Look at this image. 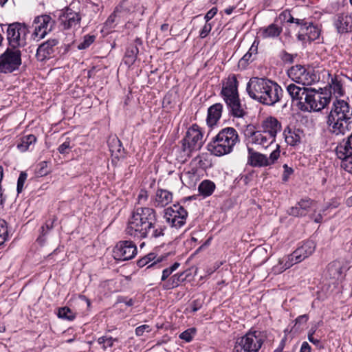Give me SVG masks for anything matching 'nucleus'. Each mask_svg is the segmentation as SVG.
<instances>
[{"label":"nucleus","instance_id":"8fccbe9b","mask_svg":"<svg viewBox=\"0 0 352 352\" xmlns=\"http://www.w3.org/2000/svg\"><path fill=\"white\" fill-rule=\"evenodd\" d=\"M50 170L48 168V162L47 161H42L37 165L36 173L40 176H45L50 173Z\"/></svg>","mask_w":352,"mask_h":352},{"label":"nucleus","instance_id":"774afa93","mask_svg":"<svg viewBox=\"0 0 352 352\" xmlns=\"http://www.w3.org/2000/svg\"><path fill=\"white\" fill-rule=\"evenodd\" d=\"M311 346L307 342H303L299 352H311Z\"/></svg>","mask_w":352,"mask_h":352},{"label":"nucleus","instance_id":"ddd939ff","mask_svg":"<svg viewBox=\"0 0 352 352\" xmlns=\"http://www.w3.org/2000/svg\"><path fill=\"white\" fill-rule=\"evenodd\" d=\"M137 253L136 245L130 240L119 241L113 251L114 258L120 261L131 260L137 255Z\"/></svg>","mask_w":352,"mask_h":352},{"label":"nucleus","instance_id":"cd10ccee","mask_svg":"<svg viewBox=\"0 0 352 352\" xmlns=\"http://www.w3.org/2000/svg\"><path fill=\"white\" fill-rule=\"evenodd\" d=\"M116 8L124 19H127L131 14L140 10V0H122Z\"/></svg>","mask_w":352,"mask_h":352},{"label":"nucleus","instance_id":"4d7b16f0","mask_svg":"<svg viewBox=\"0 0 352 352\" xmlns=\"http://www.w3.org/2000/svg\"><path fill=\"white\" fill-rule=\"evenodd\" d=\"M151 331V328L148 324H142L140 325L135 329V333L137 336H143L144 332L150 333Z\"/></svg>","mask_w":352,"mask_h":352},{"label":"nucleus","instance_id":"f704fd0d","mask_svg":"<svg viewBox=\"0 0 352 352\" xmlns=\"http://www.w3.org/2000/svg\"><path fill=\"white\" fill-rule=\"evenodd\" d=\"M283 32V28L275 23L260 29L261 36L263 38H277Z\"/></svg>","mask_w":352,"mask_h":352},{"label":"nucleus","instance_id":"680f3d73","mask_svg":"<svg viewBox=\"0 0 352 352\" xmlns=\"http://www.w3.org/2000/svg\"><path fill=\"white\" fill-rule=\"evenodd\" d=\"M252 56V55H251V52H247L239 60V64L243 67L246 66L250 62L253 60Z\"/></svg>","mask_w":352,"mask_h":352},{"label":"nucleus","instance_id":"e2e57ef3","mask_svg":"<svg viewBox=\"0 0 352 352\" xmlns=\"http://www.w3.org/2000/svg\"><path fill=\"white\" fill-rule=\"evenodd\" d=\"M308 320H309L308 314L300 315L295 319V324H305V323H307Z\"/></svg>","mask_w":352,"mask_h":352},{"label":"nucleus","instance_id":"2f4dec72","mask_svg":"<svg viewBox=\"0 0 352 352\" xmlns=\"http://www.w3.org/2000/svg\"><path fill=\"white\" fill-rule=\"evenodd\" d=\"M308 87L302 85L298 86L294 83H290L286 87V90L291 97L292 101L298 107L300 104V99L302 100Z\"/></svg>","mask_w":352,"mask_h":352},{"label":"nucleus","instance_id":"423d86ee","mask_svg":"<svg viewBox=\"0 0 352 352\" xmlns=\"http://www.w3.org/2000/svg\"><path fill=\"white\" fill-rule=\"evenodd\" d=\"M204 132L197 124H192L181 140L182 150L184 156L190 157L192 152L201 149L204 144Z\"/></svg>","mask_w":352,"mask_h":352},{"label":"nucleus","instance_id":"864d4df0","mask_svg":"<svg viewBox=\"0 0 352 352\" xmlns=\"http://www.w3.org/2000/svg\"><path fill=\"white\" fill-rule=\"evenodd\" d=\"M212 28V23L205 22L204 25L199 30V36L200 38H206L210 32H211Z\"/></svg>","mask_w":352,"mask_h":352},{"label":"nucleus","instance_id":"4be33fe9","mask_svg":"<svg viewBox=\"0 0 352 352\" xmlns=\"http://www.w3.org/2000/svg\"><path fill=\"white\" fill-rule=\"evenodd\" d=\"M314 202V201L309 197L301 199L297 202L296 206L288 209L287 213L289 215L295 217H305L307 215Z\"/></svg>","mask_w":352,"mask_h":352},{"label":"nucleus","instance_id":"37998d69","mask_svg":"<svg viewBox=\"0 0 352 352\" xmlns=\"http://www.w3.org/2000/svg\"><path fill=\"white\" fill-rule=\"evenodd\" d=\"M57 316L60 318L69 321L74 320L76 316V314L68 307L58 308Z\"/></svg>","mask_w":352,"mask_h":352},{"label":"nucleus","instance_id":"603ef678","mask_svg":"<svg viewBox=\"0 0 352 352\" xmlns=\"http://www.w3.org/2000/svg\"><path fill=\"white\" fill-rule=\"evenodd\" d=\"M27 177H28V174L25 172H21L19 174V178L17 180V186H16V191H17L18 194L21 193L23 191V187H24V184L27 179Z\"/></svg>","mask_w":352,"mask_h":352},{"label":"nucleus","instance_id":"5fc2aeb1","mask_svg":"<svg viewBox=\"0 0 352 352\" xmlns=\"http://www.w3.org/2000/svg\"><path fill=\"white\" fill-rule=\"evenodd\" d=\"M278 19L281 22H287L289 23H293L294 21V17L291 14L290 12L288 10H285L282 12L279 16Z\"/></svg>","mask_w":352,"mask_h":352},{"label":"nucleus","instance_id":"7c9ffc66","mask_svg":"<svg viewBox=\"0 0 352 352\" xmlns=\"http://www.w3.org/2000/svg\"><path fill=\"white\" fill-rule=\"evenodd\" d=\"M223 109V104L219 102L211 105L208 109L206 122L209 126L212 127L217 124L221 117Z\"/></svg>","mask_w":352,"mask_h":352},{"label":"nucleus","instance_id":"6e6552de","mask_svg":"<svg viewBox=\"0 0 352 352\" xmlns=\"http://www.w3.org/2000/svg\"><path fill=\"white\" fill-rule=\"evenodd\" d=\"M190 199L191 197L184 198L165 210L164 217L171 227L179 229L186 224L188 213L181 204Z\"/></svg>","mask_w":352,"mask_h":352},{"label":"nucleus","instance_id":"ea45409f","mask_svg":"<svg viewBox=\"0 0 352 352\" xmlns=\"http://www.w3.org/2000/svg\"><path fill=\"white\" fill-rule=\"evenodd\" d=\"M342 264L338 260L333 261L327 267V272L332 278H338L342 273Z\"/></svg>","mask_w":352,"mask_h":352},{"label":"nucleus","instance_id":"412c9836","mask_svg":"<svg viewBox=\"0 0 352 352\" xmlns=\"http://www.w3.org/2000/svg\"><path fill=\"white\" fill-rule=\"evenodd\" d=\"M333 25L339 34L352 32V15L348 13L338 14Z\"/></svg>","mask_w":352,"mask_h":352},{"label":"nucleus","instance_id":"4468645a","mask_svg":"<svg viewBox=\"0 0 352 352\" xmlns=\"http://www.w3.org/2000/svg\"><path fill=\"white\" fill-rule=\"evenodd\" d=\"M34 24H35V28L32 36L34 39L40 40L52 30L55 21L48 14H42L35 17Z\"/></svg>","mask_w":352,"mask_h":352},{"label":"nucleus","instance_id":"dca6fc26","mask_svg":"<svg viewBox=\"0 0 352 352\" xmlns=\"http://www.w3.org/2000/svg\"><path fill=\"white\" fill-rule=\"evenodd\" d=\"M230 116L243 118L247 115L246 107L243 104L239 96L223 100Z\"/></svg>","mask_w":352,"mask_h":352},{"label":"nucleus","instance_id":"0e129e2a","mask_svg":"<svg viewBox=\"0 0 352 352\" xmlns=\"http://www.w3.org/2000/svg\"><path fill=\"white\" fill-rule=\"evenodd\" d=\"M308 340L310 342H311L313 344H314L316 346H317L318 349L323 348V346L321 344V342L319 339L315 338L314 336H312L311 335H308Z\"/></svg>","mask_w":352,"mask_h":352},{"label":"nucleus","instance_id":"e433bc0d","mask_svg":"<svg viewBox=\"0 0 352 352\" xmlns=\"http://www.w3.org/2000/svg\"><path fill=\"white\" fill-rule=\"evenodd\" d=\"M215 189V184L210 179L203 180L198 186L199 194L204 198H206L212 195Z\"/></svg>","mask_w":352,"mask_h":352},{"label":"nucleus","instance_id":"473e14b6","mask_svg":"<svg viewBox=\"0 0 352 352\" xmlns=\"http://www.w3.org/2000/svg\"><path fill=\"white\" fill-rule=\"evenodd\" d=\"M296 259H297V258L293 256V252L290 254L285 255L283 257L280 258L278 259V263L274 265V272L280 274L292 267L294 265L301 262L298 261V260L296 261Z\"/></svg>","mask_w":352,"mask_h":352},{"label":"nucleus","instance_id":"a878e982","mask_svg":"<svg viewBox=\"0 0 352 352\" xmlns=\"http://www.w3.org/2000/svg\"><path fill=\"white\" fill-rule=\"evenodd\" d=\"M316 243L312 240L304 241L302 244L293 252V256L296 257V261H302L310 256L315 251Z\"/></svg>","mask_w":352,"mask_h":352},{"label":"nucleus","instance_id":"c03bdc74","mask_svg":"<svg viewBox=\"0 0 352 352\" xmlns=\"http://www.w3.org/2000/svg\"><path fill=\"white\" fill-rule=\"evenodd\" d=\"M10 239L8 223L4 219H0V245Z\"/></svg>","mask_w":352,"mask_h":352},{"label":"nucleus","instance_id":"69168bd1","mask_svg":"<svg viewBox=\"0 0 352 352\" xmlns=\"http://www.w3.org/2000/svg\"><path fill=\"white\" fill-rule=\"evenodd\" d=\"M190 307L192 312H196L201 309V303L198 300H195L191 302Z\"/></svg>","mask_w":352,"mask_h":352},{"label":"nucleus","instance_id":"7ed1b4c3","mask_svg":"<svg viewBox=\"0 0 352 352\" xmlns=\"http://www.w3.org/2000/svg\"><path fill=\"white\" fill-rule=\"evenodd\" d=\"M352 123V107L347 100L335 98L327 117V124L330 133L344 135L350 131Z\"/></svg>","mask_w":352,"mask_h":352},{"label":"nucleus","instance_id":"f8f14e48","mask_svg":"<svg viewBox=\"0 0 352 352\" xmlns=\"http://www.w3.org/2000/svg\"><path fill=\"white\" fill-rule=\"evenodd\" d=\"M28 33V28L25 24L21 23H13L8 25L7 28V39L10 47L18 48L21 45V41L25 40Z\"/></svg>","mask_w":352,"mask_h":352},{"label":"nucleus","instance_id":"58836bf2","mask_svg":"<svg viewBox=\"0 0 352 352\" xmlns=\"http://www.w3.org/2000/svg\"><path fill=\"white\" fill-rule=\"evenodd\" d=\"M119 342V338H113L111 336L105 334L97 339V343L103 351H107L114 346L116 342Z\"/></svg>","mask_w":352,"mask_h":352},{"label":"nucleus","instance_id":"9b49d317","mask_svg":"<svg viewBox=\"0 0 352 352\" xmlns=\"http://www.w3.org/2000/svg\"><path fill=\"white\" fill-rule=\"evenodd\" d=\"M82 15L80 12L66 7L60 10L58 17L60 28L63 30L75 31L80 27Z\"/></svg>","mask_w":352,"mask_h":352},{"label":"nucleus","instance_id":"a19ab883","mask_svg":"<svg viewBox=\"0 0 352 352\" xmlns=\"http://www.w3.org/2000/svg\"><path fill=\"white\" fill-rule=\"evenodd\" d=\"M126 20V19H124L118 9L116 7L113 12L107 19L105 24L107 26L112 28L117 24L124 22Z\"/></svg>","mask_w":352,"mask_h":352},{"label":"nucleus","instance_id":"338daca9","mask_svg":"<svg viewBox=\"0 0 352 352\" xmlns=\"http://www.w3.org/2000/svg\"><path fill=\"white\" fill-rule=\"evenodd\" d=\"M171 97H172L171 94H166L164 96V98L163 99V106L164 107H167L171 104V103H172Z\"/></svg>","mask_w":352,"mask_h":352},{"label":"nucleus","instance_id":"13d9d810","mask_svg":"<svg viewBox=\"0 0 352 352\" xmlns=\"http://www.w3.org/2000/svg\"><path fill=\"white\" fill-rule=\"evenodd\" d=\"M118 303H124L128 307H132L134 305L135 301L133 298H129L126 296H118L117 299Z\"/></svg>","mask_w":352,"mask_h":352},{"label":"nucleus","instance_id":"052dcab7","mask_svg":"<svg viewBox=\"0 0 352 352\" xmlns=\"http://www.w3.org/2000/svg\"><path fill=\"white\" fill-rule=\"evenodd\" d=\"M218 9L217 7L212 8L204 16L205 22L210 23V21L217 14Z\"/></svg>","mask_w":352,"mask_h":352},{"label":"nucleus","instance_id":"f257e3e1","mask_svg":"<svg viewBox=\"0 0 352 352\" xmlns=\"http://www.w3.org/2000/svg\"><path fill=\"white\" fill-rule=\"evenodd\" d=\"M166 226L158 219L156 210L150 207L135 206L126 228L129 236L139 240H153L164 235Z\"/></svg>","mask_w":352,"mask_h":352},{"label":"nucleus","instance_id":"09e8293b","mask_svg":"<svg viewBox=\"0 0 352 352\" xmlns=\"http://www.w3.org/2000/svg\"><path fill=\"white\" fill-rule=\"evenodd\" d=\"M196 333L195 328H189L186 331L181 333L179 336V338L182 340H185L186 342H190L193 339V336Z\"/></svg>","mask_w":352,"mask_h":352},{"label":"nucleus","instance_id":"9d476101","mask_svg":"<svg viewBox=\"0 0 352 352\" xmlns=\"http://www.w3.org/2000/svg\"><path fill=\"white\" fill-rule=\"evenodd\" d=\"M244 135L248 141V145L252 144L267 148L274 142V140L259 126H256L251 124L246 126Z\"/></svg>","mask_w":352,"mask_h":352},{"label":"nucleus","instance_id":"20e7f679","mask_svg":"<svg viewBox=\"0 0 352 352\" xmlns=\"http://www.w3.org/2000/svg\"><path fill=\"white\" fill-rule=\"evenodd\" d=\"M240 142L236 130L233 127H225L208 143L207 150L213 155L221 157L231 153L234 146Z\"/></svg>","mask_w":352,"mask_h":352},{"label":"nucleus","instance_id":"72a5a7b5","mask_svg":"<svg viewBox=\"0 0 352 352\" xmlns=\"http://www.w3.org/2000/svg\"><path fill=\"white\" fill-rule=\"evenodd\" d=\"M36 140V137L33 134L23 135L17 141L16 148L22 153L32 150L30 147H34Z\"/></svg>","mask_w":352,"mask_h":352},{"label":"nucleus","instance_id":"a211bd4d","mask_svg":"<svg viewBox=\"0 0 352 352\" xmlns=\"http://www.w3.org/2000/svg\"><path fill=\"white\" fill-rule=\"evenodd\" d=\"M58 44L56 38H50L41 44L36 51V58L38 60L43 61L50 59L54 56L55 47Z\"/></svg>","mask_w":352,"mask_h":352},{"label":"nucleus","instance_id":"4c0bfd02","mask_svg":"<svg viewBox=\"0 0 352 352\" xmlns=\"http://www.w3.org/2000/svg\"><path fill=\"white\" fill-rule=\"evenodd\" d=\"M184 273H177L170 276L165 283L162 284V287L165 290H169L178 287L185 280Z\"/></svg>","mask_w":352,"mask_h":352},{"label":"nucleus","instance_id":"f03ea898","mask_svg":"<svg viewBox=\"0 0 352 352\" xmlns=\"http://www.w3.org/2000/svg\"><path fill=\"white\" fill-rule=\"evenodd\" d=\"M246 91L252 99L266 106H274L280 102L284 95L282 87L267 78H251L247 83Z\"/></svg>","mask_w":352,"mask_h":352},{"label":"nucleus","instance_id":"2eb2a0df","mask_svg":"<svg viewBox=\"0 0 352 352\" xmlns=\"http://www.w3.org/2000/svg\"><path fill=\"white\" fill-rule=\"evenodd\" d=\"M239 82L237 80L236 75L230 74L228 77L223 78L221 81L220 96L223 100L239 96Z\"/></svg>","mask_w":352,"mask_h":352},{"label":"nucleus","instance_id":"6e6d98bb","mask_svg":"<svg viewBox=\"0 0 352 352\" xmlns=\"http://www.w3.org/2000/svg\"><path fill=\"white\" fill-rule=\"evenodd\" d=\"M283 168L284 170L282 175V181L283 182H287L289 180V177L294 173V170L292 167L288 166L286 164L283 166Z\"/></svg>","mask_w":352,"mask_h":352},{"label":"nucleus","instance_id":"a18cd8bd","mask_svg":"<svg viewBox=\"0 0 352 352\" xmlns=\"http://www.w3.org/2000/svg\"><path fill=\"white\" fill-rule=\"evenodd\" d=\"M56 221V217L53 216L49 218L45 223L41 227L40 231L43 232V234H47L48 232L52 230L54 226V223Z\"/></svg>","mask_w":352,"mask_h":352},{"label":"nucleus","instance_id":"bb28decb","mask_svg":"<svg viewBox=\"0 0 352 352\" xmlns=\"http://www.w3.org/2000/svg\"><path fill=\"white\" fill-rule=\"evenodd\" d=\"M142 45V39L136 38L133 43H131L127 47L124 57V62L128 67H131L135 63L139 54L138 46H141Z\"/></svg>","mask_w":352,"mask_h":352},{"label":"nucleus","instance_id":"0eeeda50","mask_svg":"<svg viewBox=\"0 0 352 352\" xmlns=\"http://www.w3.org/2000/svg\"><path fill=\"white\" fill-rule=\"evenodd\" d=\"M287 74L292 81L304 86L311 85L319 80V76L314 68L300 64L292 66Z\"/></svg>","mask_w":352,"mask_h":352},{"label":"nucleus","instance_id":"c9c22d12","mask_svg":"<svg viewBox=\"0 0 352 352\" xmlns=\"http://www.w3.org/2000/svg\"><path fill=\"white\" fill-rule=\"evenodd\" d=\"M315 89L308 87L302 100L300 99L298 109L304 112H311V100Z\"/></svg>","mask_w":352,"mask_h":352},{"label":"nucleus","instance_id":"f3484780","mask_svg":"<svg viewBox=\"0 0 352 352\" xmlns=\"http://www.w3.org/2000/svg\"><path fill=\"white\" fill-rule=\"evenodd\" d=\"M173 200V192L161 188H158L154 195L151 197V204L157 208L166 207Z\"/></svg>","mask_w":352,"mask_h":352},{"label":"nucleus","instance_id":"6ab92c4d","mask_svg":"<svg viewBox=\"0 0 352 352\" xmlns=\"http://www.w3.org/2000/svg\"><path fill=\"white\" fill-rule=\"evenodd\" d=\"M258 126L274 140V142H275L277 133L282 129L280 122L273 116L267 117L263 120Z\"/></svg>","mask_w":352,"mask_h":352},{"label":"nucleus","instance_id":"3c124183","mask_svg":"<svg viewBox=\"0 0 352 352\" xmlns=\"http://www.w3.org/2000/svg\"><path fill=\"white\" fill-rule=\"evenodd\" d=\"M280 145L276 144V148L275 150H274L270 155V157H267V160L269 163V166L274 164L276 161L280 157Z\"/></svg>","mask_w":352,"mask_h":352},{"label":"nucleus","instance_id":"bf43d9fd","mask_svg":"<svg viewBox=\"0 0 352 352\" xmlns=\"http://www.w3.org/2000/svg\"><path fill=\"white\" fill-rule=\"evenodd\" d=\"M148 198V193L146 189H140L138 195V204H141L142 201H146Z\"/></svg>","mask_w":352,"mask_h":352},{"label":"nucleus","instance_id":"c85d7f7f","mask_svg":"<svg viewBox=\"0 0 352 352\" xmlns=\"http://www.w3.org/2000/svg\"><path fill=\"white\" fill-rule=\"evenodd\" d=\"M162 261V256H157L156 253L150 252L137 261V265L142 268L146 266V270L150 268H160V263Z\"/></svg>","mask_w":352,"mask_h":352},{"label":"nucleus","instance_id":"39448f33","mask_svg":"<svg viewBox=\"0 0 352 352\" xmlns=\"http://www.w3.org/2000/svg\"><path fill=\"white\" fill-rule=\"evenodd\" d=\"M266 338L265 331L251 328L236 339L232 352H259Z\"/></svg>","mask_w":352,"mask_h":352},{"label":"nucleus","instance_id":"79ce46f5","mask_svg":"<svg viewBox=\"0 0 352 352\" xmlns=\"http://www.w3.org/2000/svg\"><path fill=\"white\" fill-rule=\"evenodd\" d=\"M96 34H86L82 38V41L78 44L77 48L83 50L89 48L96 41Z\"/></svg>","mask_w":352,"mask_h":352},{"label":"nucleus","instance_id":"5701e85b","mask_svg":"<svg viewBox=\"0 0 352 352\" xmlns=\"http://www.w3.org/2000/svg\"><path fill=\"white\" fill-rule=\"evenodd\" d=\"M248 164L252 167L269 166L267 156L254 150L253 148L247 146Z\"/></svg>","mask_w":352,"mask_h":352},{"label":"nucleus","instance_id":"1a4fd4ad","mask_svg":"<svg viewBox=\"0 0 352 352\" xmlns=\"http://www.w3.org/2000/svg\"><path fill=\"white\" fill-rule=\"evenodd\" d=\"M21 52L19 48L8 47L0 55V73L10 74L21 65Z\"/></svg>","mask_w":352,"mask_h":352},{"label":"nucleus","instance_id":"393cba45","mask_svg":"<svg viewBox=\"0 0 352 352\" xmlns=\"http://www.w3.org/2000/svg\"><path fill=\"white\" fill-rule=\"evenodd\" d=\"M332 99L331 94L319 92L315 89L311 100V111H320L328 106Z\"/></svg>","mask_w":352,"mask_h":352},{"label":"nucleus","instance_id":"de8ad7c7","mask_svg":"<svg viewBox=\"0 0 352 352\" xmlns=\"http://www.w3.org/2000/svg\"><path fill=\"white\" fill-rule=\"evenodd\" d=\"M72 141L69 138H67L65 141L62 143L57 148L59 153L62 155L69 154L72 146L71 145Z\"/></svg>","mask_w":352,"mask_h":352},{"label":"nucleus","instance_id":"49530a36","mask_svg":"<svg viewBox=\"0 0 352 352\" xmlns=\"http://www.w3.org/2000/svg\"><path fill=\"white\" fill-rule=\"evenodd\" d=\"M297 54H292L285 50H282L280 52L279 58L285 64H292Z\"/></svg>","mask_w":352,"mask_h":352},{"label":"nucleus","instance_id":"c756f323","mask_svg":"<svg viewBox=\"0 0 352 352\" xmlns=\"http://www.w3.org/2000/svg\"><path fill=\"white\" fill-rule=\"evenodd\" d=\"M329 85L336 98H340L345 94L344 76L343 75L335 74L331 78Z\"/></svg>","mask_w":352,"mask_h":352},{"label":"nucleus","instance_id":"aec40b11","mask_svg":"<svg viewBox=\"0 0 352 352\" xmlns=\"http://www.w3.org/2000/svg\"><path fill=\"white\" fill-rule=\"evenodd\" d=\"M320 34V30L317 25L313 23H307L305 28H300L297 34V38L300 41H314Z\"/></svg>","mask_w":352,"mask_h":352},{"label":"nucleus","instance_id":"b1692460","mask_svg":"<svg viewBox=\"0 0 352 352\" xmlns=\"http://www.w3.org/2000/svg\"><path fill=\"white\" fill-rule=\"evenodd\" d=\"M303 131L288 125L283 131L285 141L287 145L296 146L301 142Z\"/></svg>","mask_w":352,"mask_h":352}]
</instances>
